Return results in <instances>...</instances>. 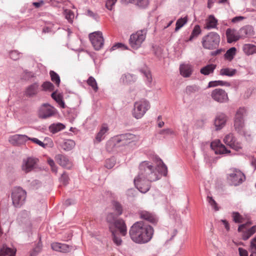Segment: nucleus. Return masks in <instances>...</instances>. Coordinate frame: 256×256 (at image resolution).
<instances>
[{"label":"nucleus","instance_id":"f257e3e1","mask_svg":"<svg viewBox=\"0 0 256 256\" xmlns=\"http://www.w3.org/2000/svg\"><path fill=\"white\" fill-rule=\"evenodd\" d=\"M154 234L153 228L142 221L136 222L129 230V236L132 240L140 244H145L150 242Z\"/></svg>","mask_w":256,"mask_h":256},{"label":"nucleus","instance_id":"f03ea898","mask_svg":"<svg viewBox=\"0 0 256 256\" xmlns=\"http://www.w3.org/2000/svg\"><path fill=\"white\" fill-rule=\"evenodd\" d=\"M137 176L146 178L150 181H156L159 178L152 164L148 161H144L140 164Z\"/></svg>","mask_w":256,"mask_h":256},{"label":"nucleus","instance_id":"7ed1b4c3","mask_svg":"<svg viewBox=\"0 0 256 256\" xmlns=\"http://www.w3.org/2000/svg\"><path fill=\"white\" fill-rule=\"evenodd\" d=\"M220 42V36L215 32H210L202 38V45L204 48L208 50L216 48Z\"/></svg>","mask_w":256,"mask_h":256},{"label":"nucleus","instance_id":"20e7f679","mask_svg":"<svg viewBox=\"0 0 256 256\" xmlns=\"http://www.w3.org/2000/svg\"><path fill=\"white\" fill-rule=\"evenodd\" d=\"M150 106L149 102L144 99L135 102L132 111V116L136 119L142 118L150 109Z\"/></svg>","mask_w":256,"mask_h":256},{"label":"nucleus","instance_id":"39448f33","mask_svg":"<svg viewBox=\"0 0 256 256\" xmlns=\"http://www.w3.org/2000/svg\"><path fill=\"white\" fill-rule=\"evenodd\" d=\"M226 179L230 185L237 186L245 180L246 177L240 170L232 168L227 174Z\"/></svg>","mask_w":256,"mask_h":256},{"label":"nucleus","instance_id":"423d86ee","mask_svg":"<svg viewBox=\"0 0 256 256\" xmlns=\"http://www.w3.org/2000/svg\"><path fill=\"white\" fill-rule=\"evenodd\" d=\"M246 112V110L244 108H240L238 110L235 116L234 127L238 132L243 134L244 136H246V135L250 136V134H247L244 130V116Z\"/></svg>","mask_w":256,"mask_h":256},{"label":"nucleus","instance_id":"0eeeda50","mask_svg":"<svg viewBox=\"0 0 256 256\" xmlns=\"http://www.w3.org/2000/svg\"><path fill=\"white\" fill-rule=\"evenodd\" d=\"M146 30H142L132 34L130 38V46L134 49L140 48L146 38Z\"/></svg>","mask_w":256,"mask_h":256},{"label":"nucleus","instance_id":"6e6552de","mask_svg":"<svg viewBox=\"0 0 256 256\" xmlns=\"http://www.w3.org/2000/svg\"><path fill=\"white\" fill-rule=\"evenodd\" d=\"M26 192L20 188H15L12 194V204L15 207H20L26 200Z\"/></svg>","mask_w":256,"mask_h":256},{"label":"nucleus","instance_id":"1a4fd4ad","mask_svg":"<svg viewBox=\"0 0 256 256\" xmlns=\"http://www.w3.org/2000/svg\"><path fill=\"white\" fill-rule=\"evenodd\" d=\"M29 141L36 144H44L36 138H30L24 134H14L9 138V142L11 144H24Z\"/></svg>","mask_w":256,"mask_h":256},{"label":"nucleus","instance_id":"9d476101","mask_svg":"<svg viewBox=\"0 0 256 256\" xmlns=\"http://www.w3.org/2000/svg\"><path fill=\"white\" fill-rule=\"evenodd\" d=\"M210 147L216 154H230L231 149L239 151L242 148L240 145H210Z\"/></svg>","mask_w":256,"mask_h":256},{"label":"nucleus","instance_id":"9b49d317","mask_svg":"<svg viewBox=\"0 0 256 256\" xmlns=\"http://www.w3.org/2000/svg\"><path fill=\"white\" fill-rule=\"evenodd\" d=\"M89 38L96 50H98L102 48L104 40L102 32L98 31L92 32L89 34Z\"/></svg>","mask_w":256,"mask_h":256},{"label":"nucleus","instance_id":"f8f14e48","mask_svg":"<svg viewBox=\"0 0 256 256\" xmlns=\"http://www.w3.org/2000/svg\"><path fill=\"white\" fill-rule=\"evenodd\" d=\"M136 138L135 135L128 133L114 136L111 138L110 141L114 144L120 142L122 144H130L134 142Z\"/></svg>","mask_w":256,"mask_h":256},{"label":"nucleus","instance_id":"ddd939ff","mask_svg":"<svg viewBox=\"0 0 256 256\" xmlns=\"http://www.w3.org/2000/svg\"><path fill=\"white\" fill-rule=\"evenodd\" d=\"M210 96L214 100L219 103H226L229 100L227 92L220 88L214 90L211 92Z\"/></svg>","mask_w":256,"mask_h":256},{"label":"nucleus","instance_id":"4468645a","mask_svg":"<svg viewBox=\"0 0 256 256\" xmlns=\"http://www.w3.org/2000/svg\"><path fill=\"white\" fill-rule=\"evenodd\" d=\"M150 182L146 178L138 176H136L134 180L136 186L142 193H146L150 190Z\"/></svg>","mask_w":256,"mask_h":256},{"label":"nucleus","instance_id":"2eb2a0df","mask_svg":"<svg viewBox=\"0 0 256 256\" xmlns=\"http://www.w3.org/2000/svg\"><path fill=\"white\" fill-rule=\"evenodd\" d=\"M250 224H252L251 222H248L246 224L240 225L238 228V232H242V239L244 240L248 239L256 232V225L252 226L251 228L246 231H243V230L246 228V226H250Z\"/></svg>","mask_w":256,"mask_h":256},{"label":"nucleus","instance_id":"dca6fc26","mask_svg":"<svg viewBox=\"0 0 256 256\" xmlns=\"http://www.w3.org/2000/svg\"><path fill=\"white\" fill-rule=\"evenodd\" d=\"M54 114V108L48 104H44L40 108L38 111V116L43 119L47 118Z\"/></svg>","mask_w":256,"mask_h":256},{"label":"nucleus","instance_id":"f3484780","mask_svg":"<svg viewBox=\"0 0 256 256\" xmlns=\"http://www.w3.org/2000/svg\"><path fill=\"white\" fill-rule=\"evenodd\" d=\"M40 85L38 82H34L28 86L25 90L24 94L28 97L36 96L39 92Z\"/></svg>","mask_w":256,"mask_h":256},{"label":"nucleus","instance_id":"a211bd4d","mask_svg":"<svg viewBox=\"0 0 256 256\" xmlns=\"http://www.w3.org/2000/svg\"><path fill=\"white\" fill-rule=\"evenodd\" d=\"M226 116L225 114L223 113L218 114L214 122L216 130H218L223 128L226 125Z\"/></svg>","mask_w":256,"mask_h":256},{"label":"nucleus","instance_id":"6ab92c4d","mask_svg":"<svg viewBox=\"0 0 256 256\" xmlns=\"http://www.w3.org/2000/svg\"><path fill=\"white\" fill-rule=\"evenodd\" d=\"M52 248L61 252H68L72 250V246L65 244L54 242L51 244Z\"/></svg>","mask_w":256,"mask_h":256},{"label":"nucleus","instance_id":"aec40b11","mask_svg":"<svg viewBox=\"0 0 256 256\" xmlns=\"http://www.w3.org/2000/svg\"><path fill=\"white\" fill-rule=\"evenodd\" d=\"M37 161V159L32 158H28L26 160H24L22 165V170L26 172L31 171L36 164Z\"/></svg>","mask_w":256,"mask_h":256},{"label":"nucleus","instance_id":"412c9836","mask_svg":"<svg viewBox=\"0 0 256 256\" xmlns=\"http://www.w3.org/2000/svg\"><path fill=\"white\" fill-rule=\"evenodd\" d=\"M226 34L228 43L236 42L240 38L239 32H238L234 29L228 28Z\"/></svg>","mask_w":256,"mask_h":256},{"label":"nucleus","instance_id":"4be33fe9","mask_svg":"<svg viewBox=\"0 0 256 256\" xmlns=\"http://www.w3.org/2000/svg\"><path fill=\"white\" fill-rule=\"evenodd\" d=\"M141 218L145 220L150 222L156 224L158 222V218L152 213L146 210H142L139 212Z\"/></svg>","mask_w":256,"mask_h":256},{"label":"nucleus","instance_id":"5701e85b","mask_svg":"<svg viewBox=\"0 0 256 256\" xmlns=\"http://www.w3.org/2000/svg\"><path fill=\"white\" fill-rule=\"evenodd\" d=\"M114 226L119 230L122 236H126L127 234V227L124 220L122 219L116 220L113 224Z\"/></svg>","mask_w":256,"mask_h":256},{"label":"nucleus","instance_id":"b1692460","mask_svg":"<svg viewBox=\"0 0 256 256\" xmlns=\"http://www.w3.org/2000/svg\"><path fill=\"white\" fill-rule=\"evenodd\" d=\"M56 160L60 165L66 168L70 169L72 166V162L67 158L62 155H57L56 156Z\"/></svg>","mask_w":256,"mask_h":256},{"label":"nucleus","instance_id":"393cba45","mask_svg":"<svg viewBox=\"0 0 256 256\" xmlns=\"http://www.w3.org/2000/svg\"><path fill=\"white\" fill-rule=\"evenodd\" d=\"M238 32L240 38L251 36L254 34L253 28L250 26H246L242 28Z\"/></svg>","mask_w":256,"mask_h":256},{"label":"nucleus","instance_id":"a878e982","mask_svg":"<svg viewBox=\"0 0 256 256\" xmlns=\"http://www.w3.org/2000/svg\"><path fill=\"white\" fill-rule=\"evenodd\" d=\"M180 70L182 76L185 78H188L192 74V67L188 64H182L180 66Z\"/></svg>","mask_w":256,"mask_h":256},{"label":"nucleus","instance_id":"bb28decb","mask_svg":"<svg viewBox=\"0 0 256 256\" xmlns=\"http://www.w3.org/2000/svg\"><path fill=\"white\" fill-rule=\"evenodd\" d=\"M155 162L156 164L158 172L164 176H166L168 174V168L162 160L159 158H155Z\"/></svg>","mask_w":256,"mask_h":256},{"label":"nucleus","instance_id":"cd10ccee","mask_svg":"<svg viewBox=\"0 0 256 256\" xmlns=\"http://www.w3.org/2000/svg\"><path fill=\"white\" fill-rule=\"evenodd\" d=\"M218 20L213 15H210L206 20V24L204 28L206 30H210L216 28Z\"/></svg>","mask_w":256,"mask_h":256},{"label":"nucleus","instance_id":"c85d7f7f","mask_svg":"<svg viewBox=\"0 0 256 256\" xmlns=\"http://www.w3.org/2000/svg\"><path fill=\"white\" fill-rule=\"evenodd\" d=\"M108 130V128L107 125L106 124H102L99 132L96 136V142H100L104 138V134Z\"/></svg>","mask_w":256,"mask_h":256},{"label":"nucleus","instance_id":"c756f323","mask_svg":"<svg viewBox=\"0 0 256 256\" xmlns=\"http://www.w3.org/2000/svg\"><path fill=\"white\" fill-rule=\"evenodd\" d=\"M121 80L125 84H131L136 81V78L134 74L127 73L122 76Z\"/></svg>","mask_w":256,"mask_h":256},{"label":"nucleus","instance_id":"7c9ffc66","mask_svg":"<svg viewBox=\"0 0 256 256\" xmlns=\"http://www.w3.org/2000/svg\"><path fill=\"white\" fill-rule=\"evenodd\" d=\"M110 230L112 234L114 242L118 246H120L122 244V241L118 236L117 231L112 228V225L110 226Z\"/></svg>","mask_w":256,"mask_h":256},{"label":"nucleus","instance_id":"2f4dec72","mask_svg":"<svg viewBox=\"0 0 256 256\" xmlns=\"http://www.w3.org/2000/svg\"><path fill=\"white\" fill-rule=\"evenodd\" d=\"M202 30L199 25H196L191 33V34L189 38L186 40V42L192 41L196 39L198 36L201 34Z\"/></svg>","mask_w":256,"mask_h":256},{"label":"nucleus","instance_id":"473e14b6","mask_svg":"<svg viewBox=\"0 0 256 256\" xmlns=\"http://www.w3.org/2000/svg\"><path fill=\"white\" fill-rule=\"evenodd\" d=\"M216 68V65L214 64H209L202 68L200 72L202 74L206 76L213 73Z\"/></svg>","mask_w":256,"mask_h":256},{"label":"nucleus","instance_id":"72a5a7b5","mask_svg":"<svg viewBox=\"0 0 256 256\" xmlns=\"http://www.w3.org/2000/svg\"><path fill=\"white\" fill-rule=\"evenodd\" d=\"M125 3H136L137 6L142 8H146L149 4L148 0H122Z\"/></svg>","mask_w":256,"mask_h":256},{"label":"nucleus","instance_id":"f704fd0d","mask_svg":"<svg viewBox=\"0 0 256 256\" xmlns=\"http://www.w3.org/2000/svg\"><path fill=\"white\" fill-rule=\"evenodd\" d=\"M236 70L232 68H222L220 70V74L222 76H232L236 74Z\"/></svg>","mask_w":256,"mask_h":256},{"label":"nucleus","instance_id":"c9c22d12","mask_svg":"<svg viewBox=\"0 0 256 256\" xmlns=\"http://www.w3.org/2000/svg\"><path fill=\"white\" fill-rule=\"evenodd\" d=\"M15 251L6 246H3L0 250V256H15Z\"/></svg>","mask_w":256,"mask_h":256},{"label":"nucleus","instance_id":"e433bc0d","mask_svg":"<svg viewBox=\"0 0 256 256\" xmlns=\"http://www.w3.org/2000/svg\"><path fill=\"white\" fill-rule=\"evenodd\" d=\"M65 128L64 126L61 123H58V124H51L50 126V131L52 132L53 134H55L58 132L60 131V130H62L64 129Z\"/></svg>","mask_w":256,"mask_h":256},{"label":"nucleus","instance_id":"4c0bfd02","mask_svg":"<svg viewBox=\"0 0 256 256\" xmlns=\"http://www.w3.org/2000/svg\"><path fill=\"white\" fill-rule=\"evenodd\" d=\"M51 96L52 98L62 108H64L65 107V104L62 100V96L61 94H56V92H54L52 94Z\"/></svg>","mask_w":256,"mask_h":256},{"label":"nucleus","instance_id":"58836bf2","mask_svg":"<svg viewBox=\"0 0 256 256\" xmlns=\"http://www.w3.org/2000/svg\"><path fill=\"white\" fill-rule=\"evenodd\" d=\"M188 22V17L181 18H178L176 24L175 32H178L180 28H182Z\"/></svg>","mask_w":256,"mask_h":256},{"label":"nucleus","instance_id":"ea45409f","mask_svg":"<svg viewBox=\"0 0 256 256\" xmlns=\"http://www.w3.org/2000/svg\"><path fill=\"white\" fill-rule=\"evenodd\" d=\"M218 86H230V84L228 82L222 80H215L210 82L208 84V88L215 87Z\"/></svg>","mask_w":256,"mask_h":256},{"label":"nucleus","instance_id":"a19ab883","mask_svg":"<svg viewBox=\"0 0 256 256\" xmlns=\"http://www.w3.org/2000/svg\"><path fill=\"white\" fill-rule=\"evenodd\" d=\"M236 49L234 47H232L228 49L224 54V57L226 59L231 60L233 59L236 54Z\"/></svg>","mask_w":256,"mask_h":256},{"label":"nucleus","instance_id":"79ce46f5","mask_svg":"<svg viewBox=\"0 0 256 256\" xmlns=\"http://www.w3.org/2000/svg\"><path fill=\"white\" fill-rule=\"evenodd\" d=\"M50 74L52 82L55 83L56 86H58L60 82V78L58 74L53 70L50 71Z\"/></svg>","mask_w":256,"mask_h":256},{"label":"nucleus","instance_id":"37998d69","mask_svg":"<svg viewBox=\"0 0 256 256\" xmlns=\"http://www.w3.org/2000/svg\"><path fill=\"white\" fill-rule=\"evenodd\" d=\"M232 218L233 220L236 223H242L244 222V218L238 212H233L232 213Z\"/></svg>","mask_w":256,"mask_h":256},{"label":"nucleus","instance_id":"c03bdc74","mask_svg":"<svg viewBox=\"0 0 256 256\" xmlns=\"http://www.w3.org/2000/svg\"><path fill=\"white\" fill-rule=\"evenodd\" d=\"M87 84L88 86H90L95 92H96L98 90V86L97 82L95 78L90 76L88 78L87 80Z\"/></svg>","mask_w":256,"mask_h":256},{"label":"nucleus","instance_id":"a18cd8bd","mask_svg":"<svg viewBox=\"0 0 256 256\" xmlns=\"http://www.w3.org/2000/svg\"><path fill=\"white\" fill-rule=\"evenodd\" d=\"M199 90V87L196 85L188 86L186 88L185 92L187 94L190 95L198 92Z\"/></svg>","mask_w":256,"mask_h":256},{"label":"nucleus","instance_id":"49530a36","mask_svg":"<svg viewBox=\"0 0 256 256\" xmlns=\"http://www.w3.org/2000/svg\"><path fill=\"white\" fill-rule=\"evenodd\" d=\"M112 206L118 216L122 214V208L120 203L114 200L112 202Z\"/></svg>","mask_w":256,"mask_h":256},{"label":"nucleus","instance_id":"de8ad7c7","mask_svg":"<svg viewBox=\"0 0 256 256\" xmlns=\"http://www.w3.org/2000/svg\"><path fill=\"white\" fill-rule=\"evenodd\" d=\"M223 141L225 144H234L236 138L233 134H229L225 136Z\"/></svg>","mask_w":256,"mask_h":256},{"label":"nucleus","instance_id":"09e8293b","mask_svg":"<svg viewBox=\"0 0 256 256\" xmlns=\"http://www.w3.org/2000/svg\"><path fill=\"white\" fill-rule=\"evenodd\" d=\"M254 46L250 44H244L242 48L244 52L247 55L252 54L254 52Z\"/></svg>","mask_w":256,"mask_h":256},{"label":"nucleus","instance_id":"8fccbe9b","mask_svg":"<svg viewBox=\"0 0 256 256\" xmlns=\"http://www.w3.org/2000/svg\"><path fill=\"white\" fill-rule=\"evenodd\" d=\"M140 72L146 78V81L148 85H150L152 82V76L148 70H140Z\"/></svg>","mask_w":256,"mask_h":256},{"label":"nucleus","instance_id":"3c124183","mask_svg":"<svg viewBox=\"0 0 256 256\" xmlns=\"http://www.w3.org/2000/svg\"><path fill=\"white\" fill-rule=\"evenodd\" d=\"M206 199L209 204L212 206V207L214 209V210L218 211L219 210V208L218 206L217 203L212 198V197L208 196Z\"/></svg>","mask_w":256,"mask_h":256},{"label":"nucleus","instance_id":"603ef678","mask_svg":"<svg viewBox=\"0 0 256 256\" xmlns=\"http://www.w3.org/2000/svg\"><path fill=\"white\" fill-rule=\"evenodd\" d=\"M64 13L66 18L67 19L69 22H72V19L74 17V13L70 10H64Z\"/></svg>","mask_w":256,"mask_h":256},{"label":"nucleus","instance_id":"864d4df0","mask_svg":"<svg viewBox=\"0 0 256 256\" xmlns=\"http://www.w3.org/2000/svg\"><path fill=\"white\" fill-rule=\"evenodd\" d=\"M42 86L44 90H52L54 88V86L52 82H44Z\"/></svg>","mask_w":256,"mask_h":256},{"label":"nucleus","instance_id":"5fc2aeb1","mask_svg":"<svg viewBox=\"0 0 256 256\" xmlns=\"http://www.w3.org/2000/svg\"><path fill=\"white\" fill-rule=\"evenodd\" d=\"M20 53L17 50H12L10 53V58L14 60H18L20 58Z\"/></svg>","mask_w":256,"mask_h":256},{"label":"nucleus","instance_id":"6e6d98bb","mask_svg":"<svg viewBox=\"0 0 256 256\" xmlns=\"http://www.w3.org/2000/svg\"><path fill=\"white\" fill-rule=\"evenodd\" d=\"M250 248L252 250L253 252L250 256H256V236L252 240Z\"/></svg>","mask_w":256,"mask_h":256},{"label":"nucleus","instance_id":"4d7b16f0","mask_svg":"<svg viewBox=\"0 0 256 256\" xmlns=\"http://www.w3.org/2000/svg\"><path fill=\"white\" fill-rule=\"evenodd\" d=\"M160 134L164 136H172L175 135V132L170 128L162 130L160 131Z\"/></svg>","mask_w":256,"mask_h":256},{"label":"nucleus","instance_id":"13d9d810","mask_svg":"<svg viewBox=\"0 0 256 256\" xmlns=\"http://www.w3.org/2000/svg\"><path fill=\"white\" fill-rule=\"evenodd\" d=\"M115 164V160L114 158H110L106 160L105 166L108 168H112Z\"/></svg>","mask_w":256,"mask_h":256},{"label":"nucleus","instance_id":"bf43d9fd","mask_svg":"<svg viewBox=\"0 0 256 256\" xmlns=\"http://www.w3.org/2000/svg\"><path fill=\"white\" fill-rule=\"evenodd\" d=\"M117 0H107L106 3V8L111 10H112L113 6L115 4Z\"/></svg>","mask_w":256,"mask_h":256},{"label":"nucleus","instance_id":"052dcab7","mask_svg":"<svg viewBox=\"0 0 256 256\" xmlns=\"http://www.w3.org/2000/svg\"><path fill=\"white\" fill-rule=\"evenodd\" d=\"M48 162L49 164V165L50 166L53 172L56 173L57 168H56V167L55 165V164H54V160L52 159L48 158Z\"/></svg>","mask_w":256,"mask_h":256},{"label":"nucleus","instance_id":"680f3d73","mask_svg":"<svg viewBox=\"0 0 256 256\" xmlns=\"http://www.w3.org/2000/svg\"><path fill=\"white\" fill-rule=\"evenodd\" d=\"M68 176L64 173L62 174L60 178V181L64 185H66L68 183Z\"/></svg>","mask_w":256,"mask_h":256},{"label":"nucleus","instance_id":"e2e57ef3","mask_svg":"<svg viewBox=\"0 0 256 256\" xmlns=\"http://www.w3.org/2000/svg\"><path fill=\"white\" fill-rule=\"evenodd\" d=\"M106 220L109 223L114 224L116 220H115L114 214L110 213L107 216Z\"/></svg>","mask_w":256,"mask_h":256},{"label":"nucleus","instance_id":"0e129e2a","mask_svg":"<svg viewBox=\"0 0 256 256\" xmlns=\"http://www.w3.org/2000/svg\"><path fill=\"white\" fill-rule=\"evenodd\" d=\"M124 48V49L128 48L127 46H124V44H122V43H118L112 46V50H114L116 48Z\"/></svg>","mask_w":256,"mask_h":256},{"label":"nucleus","instance_id":"69168bd1","mask_svg":"<svg viewBox=\"0 0 256 256\" xmlns=\"http://www.w3.org/2000/svg\"><path fill=\"white\" fill-rule=\"evenodd\" d=\"M238 252L240 256H248V252L242 248H239Z\"/></svg>","mask_w":256,"mask_h":256},{"label":"nucleus","instance_id":"338daca9","mask_svg":"<svg viewBox=\"0 0 256 256\" xmlns=\"http://www.w3.org/2000/svg\"><path fill=\"white\" fill-rule=\"evenodd\" d=\"M86 14L90 17L92 18H94L95 20H96L97 18V14H96L93 12L92 11H91L90 10H87Z\"/></svg>","mask_w":256,"mask_h":256},{"label":"nucleus","instance_id":"774afa93","mask_svg":"<svg viewBox=\"0 0 256 256\" xmlns=\"http://www.w3.org/2000/svg\"><path fill=\"white\" fill-rule=\"evenodd\" d=\"M220 222L223 224L226 230L229 231L230 228L228 222L226 220H222Z\"/></svg>","mask_w":256,"mask_h":256}]
</instances>
